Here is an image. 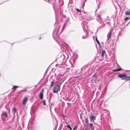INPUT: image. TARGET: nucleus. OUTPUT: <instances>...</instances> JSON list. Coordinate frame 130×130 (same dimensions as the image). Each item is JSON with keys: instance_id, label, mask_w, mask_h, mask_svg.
Segmentation results:
<instances>
[{"instance_id": "obj_34", "label": "nucleus", "mask_w": 130, "mask_h": 130, "mask_svg": "<svg viewBox=\"0 0 130 130\" xmlns=\"http://www.w3.org/2000/svg\"><path fill=\"white\" fill-rule=\"evenodd\" d=\"M26 90H25V91H26Z\"/></svg>"}, {"instance_id": "obj_13", "label": "nucleus", "mask_w": 130, "mask_h": 130, "mask_svg": "<svg viewBox=\"0 0 130 130\" xmlns=\"http://www.w3.org/2000/svg\"><path fill=\"white\" fill-rule=\"evenodd\" d=\"M13 110L14 111V112H13L14 114L17 111V109L15 108V107H14L13 108Z\"/></svg>"}, {"instance_id": "obj_7", "label": "nucleus", "mask_w": 130, "mask_h": 130, "mask_svg": "<svg viewBox=\"0 0 130 130\" xmlns=\"http://www.w3.org/2000/svg\"><path fill=\"white\" fill-rule=\"evenodd\" d=\"M28 100V98L27 97L24 98L22 102V104L24 105H25Z\"/></svg>"}, {"instance_id": "obj_1", "label": "nucleus", "mask_w": 130, "mask_h": 130, "mask_svg": "<svg viewBox=\"0 0 130 130\" xmlns=\"http://www.w3.org/2000/svg\"><path fill=\"white\" fill-rule=\"evenodd\" d=\"M57 25H58V26L56 27V30L53 31V36L54 39H57L58 37V32L60 29V25L58 24L57 23H56L55 24V26H56Z\"/></svg>"}, {"instance_id": "obj_26", "label": "nucleus", "mask_w": 130, "mask_h": 130, "mask_svg": "<svg viewBox=\"0 0 130 130\" xmlns=\"http://www.w3.org/2000/svg\"><path fill=\"white\" fill-rule=\"evenodd\" d=\"M128 19V17H126L125 19V20H126L127 19Z\"/></svg>"}, {"instance_id": "obj_22", "label": "nucleus", "mask_w": 130, "mask_h": 130, "mask_svg": "<svg viewBox=\"0 0 130 130\" xmlns=\"http://www.w3.org/2000/svg\"><path fill=\"white\" fill-rule=\"evenodd\" d=\"M54 80H53V81H52V83H51V85H50V86H52L53 84V83H54Z\"/></svg>"}, {"instance_id": "obj_8", "label": "nucleus", "mask_w": 130, "mask_h": 130, "mask_svg": "<svg viewBox=\"0 0 130 130\" xmlns=\"http://www.w3.org/2000/svg\"><path fill=\"white\" fill-rule=\"evenodd\" d=\"M89 126L92 130H94V127L93 124L91 123L89 124Z\"/></svg>"}, {"instance_id": "obj_12", "label": "nucleus", "mask_w": 130, "mask_h": 130, "mask_svg": "<svg viewBox=\"0 0 130 130\" xmlns=\"http://www.w3.org/2000/svg\"><path fill=\"white\" fill-rule=\"evenodd\" d=\"M19 87L17 86H13V87L12 88V89L15 90L16 89L18 88Z\"/></svg>"}, {"instance_id": "obj_32", "label": "nucleus", "mask_w": 130, "mask_h": 130, "mask_svg": "<svg viewBox=\"0 0 130 130\" xmlns=\"http://www.w3.org/2000/svg\"><path fill=\"white\" fill-rule=\"evenodd\" d=\"M84 5H85V4H84V5H83V7H84Z\"/></svg>"}, {"instance_id": "obj_6", "label": "nucleus", "mask_w": 130, "mask_h": 130, "mask_svg": "<svg viewBox=\"0 0 130 130\" xmlns=\"http://www.w3.org/2000/svg\"><path fill=\"white\" fill-rule=\"evenodd\" d=\"M44 90L43 89H42L41 91L40 92L39 94V97L40 99L42 100L43 97V92Z\"/></svg>"}, {"instance_id": "obj_4", "label": "nucleus", "mask_w": 130, "mask_h": 130, "mask_svg": "<svg viewBox=\"0 0 130 130\" xmlns=\"http://www.w3.org/2000/svg\"><path fill=\"white\" fill-rule=\"evenodd\" d=\"M56 85L54 87L53 90V92L54 93H57L58 91L59 87Z\"/></svg>"}, {"instance_id": "obj_30", "label": "nucleus", "mask_w": 130, "mask_h": 130, "mask_svg": "<svg viewBox=\"0 0 130 130\" xmlns=\"http://www.w3.org/2000/svg\"><path fill=\"white\" fill-rule=\"evenodd\" d=\"M50 0H45L46 1L49 2Z\"/></svg>"}, {"instance_id": "obj_18", "label": "nucleus", "mask_w": 130, "mask_h": 130, "mask_svg": "<svg viewBox=\"0 0 130 130\" xmlns=\"http://www.w3.org/2000/svg\"><path fill=\"white\" fill-rule=\"evenodd\" d=\"M85 122L87 124L88 123V121L87 119L86 118H85Z\"/></svg>"}, {"instance_id": "obj_29", "label": "nucleus", "mask_w": 130, "mask_h": 130, "mask_svg": "<svg viewBox=\"0 0 130 130\" xmlns=\"http://www.w3.org/2000/svg\"><path fill=\"white\" fill-rule=\"evenodd\" d=\"M8 113H10V110L9 109H8Z\"/></svg>"}, {"instance_id": "obj_14", "label": "nucleus", "mask_w": 130, "mask_h": 130, "mask_svg": "<svg viewBox=\"0 0 130 130\" xmlns=\"http://www.w3.org/2000/svg\"><path fill=\"white\" fill-rule=\"evenodd\" d=\"M66 126L67 128H69L70 130H72V128L70 127V125H67Z\"/></svg>"}, {"instance_id": "obj_33", "label": "nucleus", "mask_w": 130, "mask_h": 130, "mask_svg": "<svg viewBox=\"0 0 130 130\" xmlns=\"http://www.w3.org/2000/svg\"><path fill=\"white\" fill-rule=\"evenodd\" d=\"M50 110H51V108H50Z\"/></svg>"}, {"instance_id": "obj_3", "label": "nucleus", "mask_w": 130, "mask_h": 130, "mask_svg": "<svg viewBox=\"0 0 130 130\" xmlns=\"http://www.w3.org/2000/svg\"><path fill=\"white\" fill-rule=\"evenodd\" d=\"M112 32V29L111 28L109 31L107 35V41H108L109 39L110 38L111 35V34Z\"/></svg>"}, {"instance_id": "obj_21", "label": "nucleus", "mask_w": 130, "mask_h": 130, "mask_svg": "<svg viewBox=\"0 0 130 130\" xmlns=\"http://www.w3.org/2000/svg\"><path fill=\"white\" fill-rule=\"evenodd\" d=\"M113 71L115 72H118V71H118V69H117L114 70H113Z\"/></svg>"}, {"instance_id": "obj_19", "label": "nucleus", "mask_w": 130, "mask_h": 130, "mask_svg": "<svg viewBox=\"0 0 130 130\" xmlns=\"http://www.w3.org/2000/svg\"><path fill=\"white\" fill-rule=\"evenodd\" d=\"M61 83H58L56 85H57V86H58V87H59L60 86V85H61Z\"/></svg>"}, {"instance_id": "obj_31", "label": "nucleus", "mask_w": 130, "mask_h": 130, "mask_svg": "<svg viewBox=\"0 0 130 130\" xmlns=\"http://www.w3.org/2000/svg\"><path fill=\"white\" fill-rule=\"evenodd\" d=\"M103 26L102 25L101 26H100V28H101Z\"/></svg>"}, {"instance_id": "obj_9", "label": "nucleus", "mask_w": 130, "mask_h": 130, "mask_svg": "<svg viewBox=\"0 0 130 130\" xmlns=\"http://www.w3.org/2000/svg\"><path fill=\"white\" fill-rule=\"evenodd\" d=\"M95 116H92L90 118V120L91 122L95 119Z\"/></svg>"}, {"instance_id": "obj_23", "label": "nucleus", "mask_w": 130, "mask_h": 130, "mask_svg": "<svg viewBox=\"0 0 130 130\" xmlns=\"http://www.w3.org/2000/svg\"><path fill=\"white\" fill-rule=\"evenodd\" d=\"M117 69L119 71H121L122 70V69L121 68H119Z\"/></svg>"}, {"instance_id": "obj_17", "label": "nucleus", "mask_w": 130, "mask_h": 130, "mask_svg": "<svg viewBox=\"0 0 130 130\" xmlns=\"http://www.w3.org/2000/svg\"><path fill=\"white\" fill-rule=\"evenodd\" d=\"M87 36V34H86V35L85 36H82V38L83 39H85V38H86Z\"/></svg>"}, {"instance_id": "obj_15", "label": "nucleus", "mask_w": 130, "mask_h": 130, "mask_svg": "<svg viewBox=\"0 0 130 130\" xmlns=\"http://www.w3.org/2000/svg\"><path fill=\"white\" fill-rule=\"evenodd\" d=\"M96 41L97 43L99 45H100V43L99 42V41L98 40V39H97V37H96Z\"/></svg>"}, {"instance_id": "obj_20", "label": "nucleus", "mask_w": 130, "mask_h": 130, "mask_svg": "<svg viewBox=\"0 0 130 130\" xmlns=\"http://www.w3.org/2000/svg\"><path fill=\"white\" fill-rule=\"evenodd\" d=\"M42 103H43V105L44 106H45L46 105L45 104V101H43L42 102Z\"/></svg>"}, {"instance_id": "obj_11", "label": "nucleus", "mask_w": 130, "mask_h": 130, "mask_svg": "<svg viewBox=\"0 0 130 130\" xmlns=\"http://www.w3.org/2000/svg\"><path fill=\"white\" fill-rule=\"evenodd\" d=\"M105 53V50H103L102 53V57H104Z\"/></svg>"}, {"instance_id": "obj_5", "label": "nucleus", "mask_w": 130, "mask_h": 130, "mask_svg": "<svg viewBox=\"0 0 130 130\" xmlns=\"http://www.w3.org/2000/svg\"><path fill=\"white\" fill-rule=\"evenodd\" d=\"M3 116H5L6 118L8 117V115L7 114V112L6 111H3L1 115V117Z\"/></svg>"}, {"instance_id": "obj_16", "label": "nucleus", "mask_w": 130, "mask_h": 130, "mask_svg": "<svg viewBox=\"0 0 130 130\" xmlns=\"http://www.w3.org/2000/svg\"><path fill=\"white\" fill-rule=\"evenodd\" d=\"M96 16L99 19H100L101 18V17L100 15L98 14H97L96 15Z\"/></svg>"}, {"instance_id": "obj_10", "label": "nucleus", "mask_w": 130, "mask_h": 130, "mask_svg": "<svg viewBox=\"0 0 130 130\" xmlns=\"http://www.w3.org/2000/svg\"><path fill=\"white\" fill-rule=\"evenodd\" d=\"M125 14L126 15H129L130 14V11H127L125 12Z\"/></svg>"}, {"instance_id": "obj_2", "label": "nucleus", "mask_w": 130, "mask_h": 130, "mask_svg": "<svg viewBox=\"0 0 130 130\" xmlns=\"http://www.w3.org/2000/svg\"><path fill=\"white\" fill-rule=\"evenodd\" d=\"M118 76L120 78H121L122 80H126V81L130 80V76H127L124 74H119Z\"/></svg>"}, {"instance_id": "obj_28", "label": "nucleus", "mask_w": 130, "mask_h": 130, "mask_svg": "<svg viewBox=\"0 0 130 130\" xmlns=\"http://www.w3.org/2000/svg\"><path fill=\"white\" fill-rule=\"evenodd\" d=\"M85 130H88L87 127H86L85 128Z\"/></svg>"}, {"instance_id": "obj_24", "label": "nucleus", "mask_w": 130, "mask_h": 130, "mask_svg": "<svg viewBox=\"0 0 130 130\" xmlns=\"http://www.w3.org/2000/svg\"><path fill=\"white\" fill-rule=\"evenodd\" d=\"M76 10L78 12H80V11L78 9H76Z\"/></svg>"}, {"instance_id": "obj_27", "label": "nucleus", "mask_w": 130, "mask_h": 130, "mask_svg": "<svg viewBox=\"0 0 130 130\" xmlns=\"http://www.w3.org/2000/svg\"><path fill=\"white\" fill-rule=\"evenodd\" d=\"M95 77H96V74H95L94 75H93Z\"/></svg>"}, {"instance_id": "obj_25", "label": "nucleus", "mask_w": 130, "mask_h": 130, "mask_svg": "<svg viewBox=\"0 0 130 130\" xmlns=\"http://www.w3.org/2000/svg\"><path fill=\"white\" fill-rule=\"evenodd\" d=\"M77 126H75L74 127V129H73V130H75V129L76 128Z\"/></svg>"}]
</instances>
